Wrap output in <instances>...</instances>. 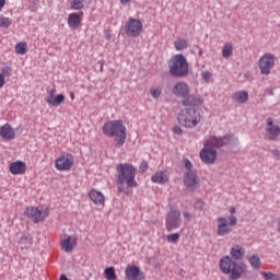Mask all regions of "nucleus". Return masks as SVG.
<instances>
[{
	"mask_svg": "<svg viewBox=\"0 0 280 280\" xmlns=\"http://www.w3.org/2000/svg\"><path fill=\"white\" fill-rule=\"evenodd\" d=\"M4 4H5V0H0V11L4 7Z\"/></svg>",
	"mask_w": 280,
	"mask_h": 280,
	"instance_id": "3c124183",
	"label": "nucleus"
},
{
	"mask_svg": "<svg viewBox=\"0 0 280 280\" xmlns=\"http://www.w3.org/2000/svg\"><path fill=\"white\" fill-rule=\"evenodd\" d=\"M59 280H69L66 275H61Z\"/></svg>",
	"mask_w": 280,
	"mask_h": 280,
	"instance_id": "603ef678",
	"label": "nucleus"
},
{
	"mask_svg": "<svg viewBox=\"0 0 280 280\" xmlns=\"http://www.w3.org/2000/svg\"><path fill=\"white\" fill-rule=\"evenodd\" d=\"M172 132H174V135L182 136L183 129L178 126H175L174 128H172Z\"/></svg>",
	"mask_w": 280,
	"mask_h": 280,
	"instance_id": "79ce46f5",
	"label": "nucleus"
},
{
	"mask_svg": "<svg viewBox=\"0 0 280 280\" xmlns=\"http://www.w3.org/2000/svg\"><path fill=\"white\" fill-rule=\"evenodd\" d=\"M183 218H185L187 222H191L192 220V215L189 212H183Z\"/></svg>",
	"mask_w": 280,
	"mask_h": 280,
	"instance_id": "49530a36",
	"label": "nucleus"
},
{
	"mask_svg": "<svg viewBox=\"0 0 280 280\" xmlns=\"http://www.w3.org/2000/svg\"><path fill=\"white\" fill-rule=\"evenodd\" d=\"M185 168L188 170V172H191L192 164L188 159L185 160Z\"/></svg>",
	"mask_w": 280,
	"mask_h": 280,
	"instance_id": "a18cd8bd",
	"label": "nucleus"
},
{
	"mask_svg": "<svg viewBox=\"0 0 280 280\" xmlns=\"http://www.w3.org/2000/svg\"><path fill=\"white\" fill-rule=\"evenodd\" d=\"M72 165H74V155L71 153H61L55 160V168L58 172H68L71 171Z\"/></svg>",
	"mask_w": 280,
	"mask_h": 280,
	"instance_id": "1a4fd4ad",
	"label": "nucleus"
},
{
	"mask_svg": "<svg viewBox=\"0 0 280 280\" xmlns=\"http://www.w3.org/2000/svg\"><path fill=\"white\" fill-rule=\"evenodd\" d=\"M105 279L107 280H117V275L115 273L114 267H107L104 270Z\"/></svg>",
	"mask_w": 280,
	"mask_h": 280,
	"instance_id": "473e14b6",
	"label": "nucleus"
},
{
	"mask_svg": "<svg viewBox=\"0 0 280 280\" xmlns=\"http://www.w3.org/2000/svg\"><path fill=\"white\" fill-rule=\"evenodd\" d=\"M0 137L4 141H13L15 139L14 129L11 127L10 124H4L0 127Z\"/></svg>",
	"mask_w": 280,
	"mask_h": 280,
	"instance_id": "4be33fe9",
	"label": "nucleus"
},
{
	"mask_svg": "<svg viewBox=\"0 0 280 280\" xmlns=\"http://www.w3.org/2000/svg\"><path fill=\"white\" fill-rule=\"evenodd\" d=\"M170 182V172L166 170L164 171H156L153 175H151V183L158 185H164Z\"/></svg>",
	"mask_w": 280,
	"mask_h": 280,
	"instance_id": "aec40b11",
	"label": "nucleus"
},
{
	"mask_svg": "<svg viewBox=\"0 0 280 280\" xmlns=\"http://www.w3.org/2000/svg\"><path fill=\"white\" fill-rule=\"evenodd\" d=\"M27 170V164L24 161H14L9 164V173L14 176L24 175L25 171Z\"/></svg>",
	"mask_w": 280,
	"mask_h": 280,
	"instance_id": "6ab92c4d",
	"label": "nucleus"
},
{
	"mask_svg": "<svg viewBox=\"0 0 280 280\" xmlns=\"http://www.w3.org/2000/svg\"><path fill=\"white\" fill-rule=\"evenodd\" d=\"M55 93H56V91H54V90H48L47 91L48 96L46 98V103L50 107L60 106V104L65 102V95L63 94H57V96H54Z\"/></svg>",
	"mask_w": 280,
	"mask_h": 280,
	"instance_id": "a211bd4d",
	"label": "nucleus"
},
{
	"mask_svg": "<svg viewBox=\"0 0 280 280\" xmlns=\"http://www.w3.org/2000/svg\"><path fill=\"white\" fill-rule=\"evenodd\" d=\"M275 62H277V57L271 52H265L259 58V71L261 75H269L271 70L275 68Z\"/></svg>",
	"mask_w": 280,
	"mask_h": 280,
	"instance_id": "423d86ee",
	"label": "nucleus"
},
{
	"mask_svg": "<svg viewBox=\"0 0 280 280\" xmlns=\"http://www.w3.org/2000/svg\"><path fill=\"white\" fill-rule=\"evenodd\" d=\"M217 150L209 143L203 144V149L200 150L199 156L203 163L211 165L217 161Z\"/></svg>",
	"mask_w": 280,
	"mask_h": 280,
	"instance_id": "ddd939ff",
	"label": "nucleus"
},
{
	"mask_svg": "<svg viewBox=\"0 0 280 280\" xmlns=\"http://www.w3.org/2000/svg\"><path fill=\"white\" fill-rule=\"evenodd\" d=\"M180 238V234L178 233H173V234H168L165 240L168 242V243H177V241Z\"/></svg>",
	"mask_w": 280,
	"mask_h": 280,
	"instance_id": "e433bc0d",
	"label": "nucleus"
},
{
	"mask_svg": "<svg viewBox=\"0 0 280 280\" xmlns=\"http://www.w3.org/2000/svg\"><path fill=\"white\" fill-rule=\"evenodd\" d=\"M183 183L185 184L186 188H188L189 190H196V188L199 185L198 175L192 171H188L185 174V177L183 178Z\"/></svg>",
	"mask_w": 280,
	"mask_h": 280,
	"instance_id": "dca6fc26",
	"label": "nucleus"
},
{
	"mask_svg": "<svg viewBox=\"0 0 280 280\" xmlns=\"http://www.w3.org/2000/svg\"><path fill=\"white\" fill-rule=\"evenodd\" d=\"M232 100L235 101L238 104H245V102H246V91L233 93Z\"/></svg>",
	"mask_w": 280,
	"mask_h": 280,
	"instance_id": "7c9ffc66",
	"label": "nucleus"
},
{
	"mask_svg": "<svg viewBox=\"0 0 280 280\" xmlns=\"http://www.w3.org/2000/svg\"><path fill=\"white\" fill-rule=\"evenodd\" d=\"M211 78V73L209 71H203L202 72V80L206 81V82H209Z\"/></svg>",
	"mask_w": 280,
	"mask_h": 280,
	"instance_id": "37998d69",
	"label": "nucleus"
},
{
	"mask_svg": "<svg viewBox=\"0 0 280 280\" xmlns=\"http://www.w3.org/2000/svg\"><path fill=\"white\" fill-rule=\"evenodd\" d=\"M104 38H105V40H110V38H112L110 33H105Z\"/></svg>",
	"mask_w": 280,
	"mask_h": 280,
	"instance_id": "8fccbe9b",
	"label": "nucleus"
},
{
	"mask_svg": "<svg viewBox=\"0 0 280 280\" xmlns=\"http://www.w3.org/2000/svg\"><path fill=\"white\" fill-rule=\"evenodd\" d=\"M12 73H13V70L10 67L1 68L0 75H3V78H10Z\"/></svg>",
	"mask_w": 280,
	"mask_h": 280,
	"instance_id": "58836bf2",
	"label": "nucleus"
},
{
	"mask_svg": "<svg viewBox=\"0 0 280 280\" xmlns=\"http://www.w3.org/2000/svg\"><path fill=\"white\" fill-rule=\"evenodd\" d=\"M74 246L75 241L71 236H68L63 241H61V249H63L65 253H71L72 249H74Z\"/></svg>",
	"mask_w": 280,
	"mask_h": 280,
	"instance_id": "a878e982",
	"label": "nucleus"
},
{
	"mask_svg": "<svg viewBox=\"0 0 280 280\" xmlns=\"http://www.w3.org/2000/svg\"><path fill=\"white\" fill-rule=\"evenodd\" d=\"M229 257H231L234 260L242 261V259L245 258V248H243L240 245H233L231 247V252H230Z\"/></svg>",
	"mask_w": 280,
	"mask_h": 280,
	"instance_id": "5701e85b",
	"label": "nucleus"
},
{
	"mask_svg": "<svg viewBox=\"0 0 280 280\" xmlns=\"http://www.w3.org/2000/svg\"><path fill=\"white\" fill-rule=\"evenodd\" d=\"M180 225H182L180 210L171 209L165 215V230H167V232H172L173 230L180 229Z\"/></svg>",
	"mask_w": 280,
	"mask_h": 280,
	"instance_id": "0eeeda50",
	"label": "nucleus"
},
{
	"mask_svg": "<svg viewBox=\"0 0 280 280\" xmlns=\"http://www.w3.org/2000/svg\"><path fill=\"white\" fill-rule=\"evenodd\" d=\"M4 77H3V74H0V89H2L3 88V85H4Z\"/></svg>",
	"mask_w": 280,
	"mask_h": 280,
	"instance_id": "de8ad7c7",
	"label": "nucleus"
},
{
	"mask_svg": "<svg viewBox=\"0 0 280 280\" xmlns=\"http://www.w3.org/2000/svg\"><path fill=\"white\" fill-rule=\"evenodd\" d=\"M84 15V13H71L68 15V26L72 30L78 28V26L81 24V16Z\"/></svg>",
	"mask_w": 280,
	"mask_h": 280,
	"instance_id": "393cba45",
	"label": "nucleus"
},
{
	"mask_svg": "<svg viewBox=\"0 0 280 280\" xmlns=\"http://www.w3.org/2000/svg\"><path fill=\"white\" fill-rule=\"evenodd\" d=\"M15 52H18V55L27 54V44L26 43H18V45H15Z\"/></svg>",
	"mask_w": 280,
	"mask_h": 280,
	"instance_id": "f704fd0d",
	"label": "nucleus"
},
{
	"mask_svg": "<svg viewBox=\"0 0 280 280\" xmlns=\"http://www.w3.org/2000/svg\"><path fill=\"white\" fill-rule=\"evenodd\" d=\"M89 198L96 206L104 205V195L97 189L90 190Z\"/></svg>",
	"mask_w": 280,
	"mask_h": 280,
	"instance_id": "b1692460",
	"label": "nucleus"
},
{
	"mask_svg": "<svg viewBox=\"0 0 280 280\" xmlns=\"http://www.w3.org/2000/svg\"><path fill=\"white\" fill-rule=\"evenodd\" d=\"M25 215L30 220H32L33 223L38 224L39 222H43L46 220V218L49 217V210L47 209H39L36 207H28L25 210Z\"/></svg>",
	"mask_w": 280,
	"mask_h": 280,
	"instance_id": "9b49d317",
	"label": "nucleus"
},
{
	"mask_svg": "<svg viewBox=\"0 0 280 280\" xmlns=\"http://www.w3.org/2000/svg\"><path fill=\"white\" fill-rule=\"evenodd\" d=\"M182 105L183 106H190V107H196V106H201L203 104V100L196 95V94H189L186 97H182Z\"/></svg>",
	"mask_w": 280,
	"mask_h": 280,
	"instance_id": "412c9836",
	"label": "nucleus"
},
{
	"mask_svg": "<svg viewBox=\"0 0 280 280\" xmlns=\"http://www.w3.org/2000/svg\"><path fill=\"white\" fill-rule=\"evenodd\" d=\"M271 154H273L276 161H280V150L275 149L271 151Z\"/></svg>",
	"mask_w": 280,
	"mask_h": 280,
	"instance_id": "c03bdc74",
	"label": "nucleus"
},
{
	"mask_svg": "<svg viewBox=\"0 0 280 280\" xmlns=\"http://www.w3.org/2000/svg\"><path fill=\"white\" fill-rule=\"evenodd\" d=\"M260 275L265 280H280V275H275L271 271H260Z\"/></svg>",
	"mask_w": 280,
	"mask_h": 280,
	"instance_id": "72a5a7b5",
	"label": "nucleus"
},
{
	"mask_svg": "<svg viewBox=\"0 0 280 280\" xmlns=\"http://www.w3.org/2000/svg\"><path fill=\"white\" fill-rule=\"evenodd\" d=\"M219 271L228 276L229 280H238L245 273V267L240 260L224 255L219 259Z\"/></svg>",
	"mask_w": 280,
	"mask_h": 280,
	"instance_id": "f03ea898",
	"label": "nucleus"
},
{
	"mask_svg": "<svg viewBox=\"0 0 280 280\" xmlns=\"http://www.w3.org/2000/svg\"><path fill=\"white\" fill-rule=\"evenodd\" d=\"M103 133L106 137L115 138L117 148H121L126 142V127L120 119L105 121L103 125Z\"/></svg>",
	"mask_w": 280,
	"mask_h": 280,
	"instance_id": "7ed1b4c3",
	"label": "nucleus"
},
{
	"mask_svg": "<svg viewBox=\"0 0 280 280\" xmlns=\"http://www.w3.org/2000/svg\"><path fill=\"white\" fill-rule=\"evenodd\" d=\"M206 203H203L202 200H197L196 203H194V209L198 211H202Z\"/></svg>",
	"mask_w": 280,
	"mask_h": 280,
	"instance_id": "ea45409f",
	"label": "nucleus"
},
{
	"mask_svg": "<svg viewBox=\"0 0 280 280\" xmlns=\"http://www.w3.org/2000/svg\"><path fill=\"white\" fill-rule=\"evenodd\" d=\"M129 3H131V0H120L121 5H128Z\"/></svg>",
	"mask_w": 280,
	"mask_h": 280,
	"instance_id": "09e8293b",
	"label": "nucleus"
},
{
	"mask_svg": "<svg viewBox=\"0 0 280 280\" xmlns=\"http://www.w3.org/2000/svg\"><path fill=\"white\" fill-rule=\"evenodd\" d=\"M237 224V218L231 215L229 218H219L218 219V235L223 237L231 233L232 228Z\"/></svg>",
	"mask_w": 280,
	"mask_h": 280,
	"instance_id": "6e6552de",
	"label": "nucleus"
},
{
	"mask_svg": "<svg viewBox=\"0 0 280 280\" xmlns=\"http://www.w3.org/2000/svg\"><path fill=\"white\" fill-rule=\"evenodd\" d=\"M126 280H142L141 269L136 265H128L125 269Z\"/></svg>",
	"mask_w": 280,
	"mask_h": 280,
	"instance_id": "f3484780",
	"label": "nucleus"
},
{
	"mask_svg": "<svg viewBox=\"0 0 280 280\" xmlns=\"http://www.w3.org/2000/svg\"><path fill=\"white\" fill-rule=\"evenodd\" d=\"M117 171V179L116 183L118 185V192H125L128 195V188H138V180H136V175L138 174V168L133 164L124 163L118 164L116 167Z\"/></svg>",
	"mask_w": 280,
	"mask_h": 280,
	"instance_id": "f257e3e1",
	"label": "nucleus"
},
{
	"mask_svg": "<svg viewBox=\"0 0 280 280\" xmlns=\"http://www.w3.org/2000/svg\"><path fill=\"white\" fill-rule=\"evenodd\" d=\"M174 47L177 51H183L185 49L188 48V40L182 38V37H178L177 39H175L174 42Z\"/></svg>",
	"mask_w": 280,
	"mask_h": 280,
	"instance_id": "c756f323",
	"label": "nucleus"
},
{
	"mask_svg": "<svg viewBox=\"0 0 280 280\" xmlns=\"http://www.w3.org/2000/svg\"><path fill=\"white\" fill-rule=\"evenodd\" d=\"M247 261H249L250 268H253L254 270H259L262 264L258 255L250 256L249 258H247Z\"/></svg>",
	"mask_w": 280,
	"mask_h": 280,
	"instance_id": "c85d7f7f",
	"label": "nucleus"
},
{
	"mask_svg": "<svg viewBox=\"0 0 280 280\" xmlns=\"http://www.w3.org/2000/svg\"><path fill=\"white\" fill-rule=\"evenodd\" d=\"M190 92L189 84L186 82H177L174 84V88H172V93L178 98L188 97Z\"/></svg>",
	"mask_w": 280,
	"mask_h": 280,
	"instance_id": "2eb2a0df",
	"label": "nucleus"
},
{
	"mask_svg": "<svg viewBox=\"0 0 280 280\" xmlns=\"http://www.w3.org/2000/svg\"><path fill=\"white\" fill-rule=\"evenodd\" d=\"M70 97H71L72 101H74V93L73 92L70 93Z\"/></svg>",
	"mask_w": 280,
	"mask_h": 280,
	"instance_id": "6e6d98bb",
	"label": "nucleus"
},
{
	"mask_svg": "<svg viewBox=\"0 0 280 280\" xmlns=\"http://www.w3.org/2000/svg\"><path fill=\"white\" fill-rule=\"evenodd\" d=\"M11 19L10 18H0V27L8 28L11 26Z\"/></svg>",
	"mask_w": 280,
	"mask_h": 280,
	"instance_id": "4c0bfd02",
	"label": "nucleus"
},
{
	"mask_svg": "<svg viewBox=\"0 0 280 280\" xmlns=\"http://www.w3.org/2000/svg\"><path fill=\"white\" fill-rule=\"evenodd\" d=\"M277 231L280 233V220L278 221Z\"/></svg>",
	"mask_w": 280,
	"mask_h": 280,
	"instance_id": "864d4df0",
	"label": "nucleus"
},
{
	"mask_svg": "<svg viewBox=\"0 0 280 280\" xmlns=\"http://www.w3.org/2000/svg\"><path fill=\"white\" fill-rule=\"evenodd\" d=\"M69 8L74 11L84 9L85 0H68Z\"/></svg>",
	"mask_w": 280,
	"mask_h": 280,
	"instance_id": "cd10ccee",
	"label": "nucleus"
},
{
	"mask_svg": "<svg viewBox=\"0 0 280 280\" xmlns=\"http://www.w3.org/2000/svg\"><path fill=\"white\" fill-rule=\"evenodd\" d=\"M235 138L231 133H226L225 136H210V139H208V144L212 148H223L224 145H229L231 143H234Z\"/></svg>",
	"mask_w": 280,
	"mask_h": 280,
	"instance_id": "f8f14e48",
	"label": "nucleus"
},
{
	"mask_svg": "<svg viewBox=\"0 0 280 280\" xmlns=\"http://www.w3.org/2000/svg\"><path fill=\"white\" fill-rule=\"evenodd\" d=\"M235 213V208H231V214L233 215Z\"/></svg>",
	"mask_w": 280,
	"mask_h": 280,
	"instance_id": "4d7b16f0",
	"label": "nucleus"
},
{
	"mask_svg": "<svg viewBox=\"0 0 280 280\" xmlns=\"http://www.w3.org/2000/svg\"><path fill=\"white\" fill-rule=\"evenodd\" d=\"M20 246H22V249H28L32 247L33 244V236L31 234H22V236L19 240Z\"/></svg>",
	"mask_w": 280,
	"mask_h": 280,
	"instance_id": "bb28decb",
	"label": "nucleus"
},
{
	"mask_svg": "<svg viewBox=\"0 0 280 280\" xmlns=\"http://www.w3.org/2000/svg\"><path fill=\"white\" fill-rule=\"evenodd\" d=\"M233 52V46L231 43H225L222 46V58L228 59L232 56Z\"/></svg>",
	"mask_w": 280,
	"mask_h": 280,
	"instance_id": "2f4dec72",
	"label": "nucleus"
},
{
	"mask_svg": "<svg viewBox=\"0 0 280 280\" xmlns=\"http://www.w3.org/2000/svg\"><path fill=\"white\" fill-rule=\"evenodd\" d=\"M148 170H149V164L147 163V161H142V163H140V166H139L140 173H145Z\"/></svg>",
	"mask_w": 280,
	"mask_h": 280,
	"instance_id": "a19ab883",
	"label": "nucleus"
},
{
	"mask_svg": "<svg viewBox=\"0 0 280 280\" xmlns=\"http://www.w3.org/2000/svg\"><path fill=\"white\" fill-rule=\"evenodd\" d=\"M168 72L172 77L182 79L189 74V63L186 57L182 54L174 55L168 61Z\"/></svg>",
	"mask_w": 280,
	"mask_h": 280,
	"instance_id": "20e7f679",
	"label": "nucleus"
},
{
	"mask_svg": "<svg viewBox=\"0 0 280 280\" xmlns=\"http://www.w3.org/2000/svg\"><path fill=\"white\" fill-rule=\"evenodd\" d=\"M100 63H101L100 71L103 72L104 62H101V61H100Z\"/></svg>",
	"mask_w": 280,
	"mask_h": 280,
	"instance_id": "5fc2aeb1",
	"label": "nucleus"
},
{
	"mask_svg": "<svg viewBox=\"0 0 280 280\" xmlns=\"http://www.w3.org/2000/svg\"><path fill=\"white\" fill-rule=\"evenodd\" d=\"M142 30V22L135 18H129L128 22L125 24L126 36L131 38H137L139 35H141Z\"/></svg>",
	"mask_w": 280,
	"mask_h": 280,
	"instance_id": "9d476101",
	"label": "nucleus"
},
{
	"mask_svg": "<svg viewBox=\"0 0 280 280\" xmlns=\"http://www.w3.org/2000/svg\"><path fill=\"white\" fill-rule=\"evenodd\" d=\"M178 125L185 129H195L200 122V114L194 107H186L177 115Z\"/></svg>",
	"mask_w": 280,
	"mask_h": 280,
	"instance_id": "39448f33",
	"label": "nucleus"
},
{
	"mask_svg": "<svg viewBox=\"0 0 280 280\" xmlns=\"http://www.w3.org/2000/svg\"><path fill=\"white\" fill-rule=\"evenodd\" d=\"M265 132L267 133V139L270 141H278L280 138V126L273 124V119H267V127L265 128Z\"/></svg>",
	"mask_w": 280,
	"mask_h": 280,
	"instance_id": "4468645a",
	"label": "nucleus"
},
{
	"mask_svg": "<svg viewBox=\"0 0 280 280\" xmlns=\"http://www.w3.org/2000/svg\"><path fill=\"white\" fill-rule=\"evenodd\" d=\"M162 90L160 88H151L150 95L153 100H159L161 96Z\"/></svg>",
	"mask_w": 280,
	"mask_h": 280,
	"instance_id": "c9c22d12",
	"label": "nucleus"
}]
</instances>
